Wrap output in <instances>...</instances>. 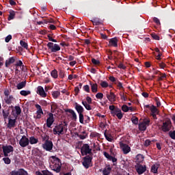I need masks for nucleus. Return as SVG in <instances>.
Returning a JSON list of instances; mask_svg holds the SVG:
<instances>
[{
    "mask_svg": "<svg viewBox=\"0 0 175 175\" xmlns=\"http://www.w3.org/2000/svg\"><path fill=\"white\" fill-rule=\"evenodd\" d=\"M52 159L53 160L52 161V164L50 165V168L51 170H53V172H55V173H59L62 166L61 159H59L58 157H56L55 156H52Z\"/></svg>",
    "mask_w": 175,
    "mask_h": 175,
    "instance_id": "1",
    "label": "nucleus"
},
{
    "mask_svg": "<svg viewBox=\"0 0 175 175\" xmlns=\"http://www.w3.org/2000/svg\"><path fill=\"white\" fill-rule=\"evenodd\" d=\"M68 132V123L64 121L63 124H59L55 126L53 129V135H64L65 133Z\"/></svg>",
    "mask_w": 175,
    "mask_h": 175,
    "instance_id": "2",
    "label": "nucleus"
},
{
    "mask_svg": "<svg viewBox=\"0 0 175 175\" xmlns=\"http://www.w3.org/2000/svg\"><path fill=\"white\" fill-rule=\"evenodd\" d=\"M74 107L79 114V122L84 124V115H83L84 113V107L77 103H75Z\"/></svg>",
    "mask_w": 175,
    "mask_h": 175,
    "instance_id": "3",
    "label": "nucleus"
},
{
    "mask_svg": "<svg viewBox=\"0 0 175 175\" xmlns=\"http://www.w3.org/2000/svg\"><path fill=\"white\" fill-rule=\"evenodd\" d=\"M81 154L83 157L87 155H94L92 153V148L90 147L88 144H84L81 148Z\"/></svg>",
    "mask_w": 175,
    "mask_h": 175,
    "instance_id": "4",
    "label": "nucleus"
},
{
    "mask_svg": "<svg viewBox=\"0 0 175 175\" xmlns=\"http://www.w3.org/2000/svg\"><path fill=\"white\" fill-rule=\"evenodd\" d=\"M92 155H87L83 158L82 165L84 166L85 169H89L90 166H91V163H92Z\"/></svg>",
    "mask_w": 175,
    "mask_h": 175,
    "instance_id": "5",
    "label": "nucleus"
},
{
    "mask_svg": "<svg viewBox=\"0 0 175 175\" xmlns=\"http://www.w3.org/2000/svg\"><path fill=\"white\" fill-rule=\"evenodd\" d=\"M170 129H172V120L167 119L163 122L161 130L163 132H170Z\"/></svg>",
    "mask_w": 175,
    "mask_h": 175,
    "instance_id": "6",
    "label": "nucleus"
},
{
    "mask_svg": "<svg viewBox=\"0 0 175 175\" xmlns=\"http://www.w3.org/2000/svg\"><path fill=\"white\" fill-rule=\"evenodd\" d=\"M46 46L49 50H51L52 53H57V51H59V50H61V46H59L57 44L48 42Z\"/></svg>",
    "mask_w": 175,
    "mask_h": 175,
    "instance_id": "7",
    "label": "nucleus"
},
{
    "mask_svg": "<svg viewBox=\"0 0 175 175\" xmlns=\"http://www.w3.org/2000/svg\"><path fill=\"white\" fill-rule=\"evenodd\" d=\"M2 150L4 154V157H8V154H10V152H13L14 151V148H13V146L10 145L3 146Z\"/></svg>",
    "mask_w": 175,
    "mask_h": 175,
    "instance_id": "8",
    "label": "nucleus"
},
{
    "mask_svg": "<svg viewBox=\"0 0 175 175\" xmlns=\"http://www.w3.org/2000/svg\"><path fill=\"white\" fill-rule=\"evenodd\" d=\"M42 148L46 151H51L53 150V142L46 139L44 144H42Z\"/></svg>",
    "mask_w": 175,
    "mask_h": 175,
    "instance_id": "9",
    "label": "nucleus"
},
{
    "mask_svg": "<svg viewBox=\"0 0 175 175\" xmlns=\"http://www.w3.org/2000/svg\"><path fill=\"white\" fill-rule=\"evenodd\" d=\"M29 144V139L25 136H22L21 139L19 141V145L21 147H27Z\"/></svg>",
    "mask_w": 175,
    "mask_h": 175,
    "instance_id": "10",
    "label": "nucleus"
},
{
    "mask_svg": "<svg viewBox=\"0 0 175 175\" xmlns=\"http://www.w3.org/2000/svg\"><path fill=\"white\" fill-rule=\"evenodd\" d=\"M11 175H28V172L25 170L21 168L18 170H13L10 172Z\"/></svg>",
    "mask_w": 175,
    "mask_h": 175,
    "instance_id": "11",
    "label": "nucleus"
},
{
    "mask_svg": "<svg viewBox=\"0 0 175 175\" xmlns=\"http://www.w3.org/2000/svg\"><path fill=\"white\" fill-rule=\"evenodd\" d=\"M135 169L138 174H143V173H144L146 170H147V167L146 165L143 166L140 164H137L135 165Z\"/></svg>",
    "mask_w": 175,
    "mask_h": 175,
    "instance_id": "12",
    "label": "nucleus"
},
{
    "mask_svg": "<svg viewBox=\"0 0 175 175\" xmlns=\"http://www.w3.org/2000/svg\"><path fill=\"white\" fill-rule=\"evenodd\" d=\"M120 146L124 154H126L131 152V147H129V145L124 143H120Z\"/></svg>",
    "mask_w": 175,
    "mask_h": 175,
    "instance_id": "13",
    "label": "nucleus"
},
{
    "mask_svg": "<svg viewBox=\"0 0 175 175\" xmlns=\"http://www.w3.org/2000/svg\"><path fill=\"white\" fill-rule=\"evenodd\" d=\"M103 155L108 159V161H111L113 162V165H117V158L113 157V156L110 155V154L107 153V152H103Z\"/></svg>",
    "mask_w": 175,
    "mask_h": 175,
    "instance_id": "14",
    "label": "nucleus"
},
{
    "mask_svg": "<svg viewBox=\"0 0 175 175\" xmlns=\"http://www.w3.org/2000/svg\"><path fill=\"white\" fill-rule=\"evenodd\" d=\"M54 124V115L51 113H49V117L46 119L47 128H51V125Z\"/></svg>",
    "mask_w": 175,
    "mask_h": 175,
    "instance_id": "15",
    "label": "nucleus"
},
{
    "mask_svg": "<svg viewBox=\"0 0 175 175\" xmlns=\"http://www.w3.org/2000/svg\"><path fill=\"white\" fill-rule=\"evenodd\" d=\"M106 97L109 102H116L117 96H116L113 92H110L106 94Z\"/></svg>",
    "mask_w": 175,
    "mask_h": 175,
    "instance_id": "16",
    "label": "nucleus"
},
{
    "mask_svg": "<svg viewBox=\"0 0 175 175\" xmlns=\"http://www.w3.org/2000/svg\"><path fill=\"white\" fill-rule=\"evenodd\" d=\"M37 94H38V95H40L42 98H46V96H47V94L42 86H38L37 88Z\"/></svg>",
    "mask_w": 175,
    "mask_h": 175,
    "instance_id": "17",
    "label": "nucleus"
},
{
    "mask_svg": "<svg viewBox=\"0 0 175 175\" xmlns=\"http://www.w3.org/2000/svg\"><path fill=\"white\" fill-rule=\"evenodd\" d=\"M65 113H70V114L72 115V118L74 121H76L77 120V115L76 114V112L72 109H64Z\"/></svg>",
    "mask_w": 175,
    "mask_h": 175,
    "instance_id": "18",
    "label": "nucleus"
},
{
    "mask_svg": "<svg viewBox=\"0 0 175 175\" xmlns=\"http://www.w3.org/2000/svg\"><path fill=\"white\" fill-rule=\"evenodd\" d=\"M14 62H16V57H10L8 59L5 61V68H9L12 65V64H14Z\"/></svg>",
    "mask_w": 175,
    "mask_h": 175,
    "instance_id": "19",
    "label": "nucleus"
},
{
    "mask_svg": "<svg viewBox=\"0 0 175 175\" xmlns=\"http://www.w3.org/2000/svg\"><path fill=\"white\" fill-rule=\"evenodd\" d=\"M7 126L8 129H12V128H14V126H16V119L9 118Z\"/></svg>",
    "mask_w": 175,
    "mask_h": 175,
    "instance_id": "20",
    "label": "nucleus"
},
{
    "mask_svg": "<svg viewBox=\"0 0 175 175\" xmlns=\"http://www.w3.org/2000/svg\"><path fill=\"white\" fill-rule=\"evenodd\" d=\"M161 165L158 163L153 164L151 167L150 172L154 174H158V169H159Z\"/></svg>",
    "mask_w": 175,
    "mask_h": 175,
    "instance_id": "21",
    "label": "nucleus"
},
{
    "mask_svg": "<svg viewBox=\"0 0 175 175\" xmlns=\"http://www.w3.org/2000/svg\"><path fill=\"white\" fill-rule=\"evenodd\" d=\"M109 44L113 47H117L118 46V40L117 39V38L110 39Z\"/></svg>",
    "mask_w": 175,
    "mask_h": 175,
    "instance_id": "22",
    "label": "nucleus"
},
{
    "mask_svg": "<svg viewBox=\"0 0 175 175\" xmlns=\"http://www.w3.org/2000/svg\"><path fill=\"white\" fill-rule=\"evenodd\" d=\"M111 167H110V165H107V167L104 168L103 170V175H110V173H111Z\"/></svg>",
    "mask_w": 175,
    "mask_h": 175,
    "instance_id": "23",
    "label": "nucleus"
},
{
    "mask_svg": "<svg viewBox=\"0 0 175 175\" xmlns=\"http://www.w3.org/2000/svg\"><path fill=\"white\" fill-rule=\"evenodd\" d=\"M36 175H53V173L50 172L49 170H42V172L40 171L36 172Z\"/></svg>",
    "mask_w": 175,
    "mask_h": 175,
    "instance_id": "24",
    "label": "nucleus"
},
{
    "mask_svg": "<svg viewBox=\"0 0 175 175\" xmlns=\"http://www.w3.org/2000/svg\"><path fill=\"white\" fill-rule=\"evenodd\" d=\"M13 99H14V97L12 95L5 96L4 98V100L7 105H12V102Z\"/></svg>",
    "mask_w": 175,
    "mask_h": 175,
    "instance_id": "25",
    "label": "nucleus"
},
{
    "mask_svg": "<svg viewBox=\"0 0 175 175\" xmlns=\"http://www.w3.org/2000/svg\"><path fill=\"white\" fill-rule=\"evenodd\" d=\"M107 130H105V131L104 133V136H105L106 140H107V142H113V140H114V139L111 136V134H107Z\"/></svg>",
    "mask_w": 175,
    "mask_h": 175,
    "instance_id": "26",
    "label": "nucleus"
},
{
    "mask_svg": "<svg viewBox=\"0 0 175 175\" xmlns=\"http://www.w3.org/2000/svg\"><path fill=\"white\" fill-rule=\"evenodd\" d=\"M25 85H27V81H24L18 83L16 88L17 90H23V88H25Z\"/></svg>",
    "mask_w": 175,
    "mask_h": 175,
    "instance_id": "27",
    "label": "nucleus"
},
{
    "mask_svg": "<svg viewBox=\"0 0 175 175\" xmlns=\"http://www.w3.org/2000/svg\"><path fill=\"white\" fill-rule=\"evenodd\" d=\"M38 142H39V139L38 138H35V137H29V143H30V144H36Z\"/></svg>",
    "mask_w": 175,
    "mask_h": 175,
    "instance_id": "28",
    "label": "nucleus"
},
{
    "mask_svg": "<svg viewBox=\"0 0 175 175\" xmlns=\"http://www.w3.org/2000/svg\"><path fill=\"white\" fill-rule=\"evenodd\" d=\"M35 107L37 109L36 114H43V109L39 104H36Z\"/></svg>",
    "mask_w": 175,
    "mask_h": 175,
    "instance_id": "29",
    "label": "nucleus"
},
{
    "mask_svg": "<svg viewBox=\"0 0 175 175\" xmlns=\"http://www.w3.org/2000/svg\"><path fill=\"white\" fill-rule=\"evenodd\" d=\"M150 111L152 114H159V111L154 105H152L150 107Z\"/></svg>",
    "mask_w": 175,
    "mask_h": 175,
    "instance_id": "30",
    "label": "nucleus"
},
{
    "mask_svg": "<svg viewBox=\"0 0 175 175\" xmlns=\"http://www.w3.org/2000/svg\"><path fill=\"white\" fill-rule=\"evenodd\" d=\"M91 90H92V92L94 93L98 92V84L91 83Z\"/></svg>",
    "mask_w": 175,
    "mask_h": 175,
    "instance_id": "31",
    "label": "nucleus"
},
{
    "mask_svg": "<svg viewBox=\"0 0 175 175\" xmlns=\"http://www.w3.org/2000/svg\"><path fill=\"white\" fill-rule=\"evenodd\" d=\"M147 129V126L144 124L142 122L139 124V130L141 131H144Z\"/></svg>",
    "mask_w": 175,
    "mask_h": 175,
    "instance_id": "32",
    "label": "nucleus"
},
{
    "mask_svg": "<svg viewBox=\"0 0 175 175\" xmlns=\"http://www.w3.org/2000/svg\"><path fill=\"white\" fill-rule=\"evenodd\" d=\"M16 16V12L13 10L10 11V15L8 16V21H10V20H13Z\"/></svg>",
    "mask_w": 175,
    "mask_h": 175,
    "instance_id": "33",
    "label": "nucleus"
},
{
    "mask_svg": "<svg viewBox=\"0 0 175 175\" xmlns=\"http://www.w3.org/2000/svg\"><path fill=\"white\" fill-rule=\"evenodd\" d=\"M59 95H61V92L58 91L52 92V96L54 99H57L59 97Z\"/></svg>",
    "mask_w": 175,
    "mask_h": 175,
    "instance_id": "34",
    "label": "nucleus"
},
{
    "mask_svg": "<svg viewBox=\"0 0 175 175\" xmlns=\"http://www.w3.org/2000/svg\"><path fill=\"white\" fill-rule=\"evenodd\" d=\"M51 75L53 79H58V71H57L55 69L52 70Z\"/></svg>",
    "mask_w": 175,
    "mask_h": 175,
    "instance_id": "35",
    "label": "nucleus"
},
{
    "mask_svg": "<svg viewBox=\"0 0 175 175\" xmlns=\"http://www.w3.org/2000/svg\"><path fill=\"white\" fill-rule=\"evenodd\" d=\"M82 105L84 106L86 110H92L91 105H90V104H88L87 101H82Z\"/></svg>",
    "mask_w": 175,
    "mask_h": 175,
    "instance_id": "36",
    "label": "nucleus"
},
{
    "mask_svg": "<svg viewBox=\"0 0 175 175\" xmlns=\"http://www.w3.org/2000/svg\"><path fill=\"white\" fill-rule=\"evenodd\" d=\"M20 94L22 96H27V95H31V91L22 90L20 92Z\"/></svg>",
    "mask_w": 175,
    "mask_h": 175,
    "instance_id": "37",
    "label": "nucleus"
},
{
    "mask_svg": "<svg viewBox=\"0 0 175 175\" xmlns=\"http://www.w3.org/2000/svg\"><path fill=\"white\" fill-rule=\"evenodd\" d=\"M92 23H93L94 25H100L102 24L98 18H93Z\"/></svg>",
    "mask_w": 175,
    "mask_h": 175,
    "instance_id": "38",
    "label": "nucleus"
},
{
    "mask_svg": "<svg viewBox=\"0 0 175 175\" xmlns=\"http://www.w3.org/2000/svg\"><path fill=\"white\" fill-rule=\"evenodd\" d=\"M131 122L133 124H134V125H137V124H139V118L136 116H134L131 118Z\"/></svg>",
    "mask_w": 175,
    "mask_h": 175,
    "instance_id": "39",
    "label": "nucleus"
},
{
    "mask_svg": "<svg viewBox=\"0 0 175 175\" xmlns=\"http://www.w3.org/2000/svg\"><path fill=\"white\" fill-rule=\"evenodd\" d=\"M14 109L16 116H20L21 114V108L20 106H15Z\"/></svg>",
    "mask_w": 175,
    "mask_h": 175,
    "instance_id": "40",
    "label": "nucleus"
},
{
    "mask_svg": "<svg viewBox=\"0 0 175 175\" xmlns=\"http://www.w3.org/2000/svg\"><path fill=\"white\" fill-rule=\"evenodd\" d=\"M121 109L119 108H116V109H114L113 111H112L111 112V114L113 117H116V116H117V113H118L120 112Z\"/></svg>",
    "mask_w": 175,
    "mask_h": 175,
    "instance_id": "41",
    "label": "nucleus"
},
{
    "mask_svg": "<svg viewBox=\"0 0 175 175\" xmlns=\"http://www.w3.org/2000/svg\"><path fill=\"white\" fill-rule=\"evenodd\" d=\"M20 44L21 46H22V47H23L24 49H26V50H28V44L27 42H25L23 40H21Z\"/></svg>",
    "mask_w": 175,
    "mask_h": 175,
    "instance_id": "42",
    "label": "nucleus"
},
{
    "mask_svg": "<svg viewBox=\"0 0 175 175\" xmlns=\"http://www.w3.org/2000/svg\"><path fill=\"white\" fill-rule=\"evenodd\" d=\"M92 62L93 65H97V66L100 65V61H99L95 58L92 59Z\"/></svg>",
    "mask_w": 175,
    "mask_h": 175,
    "instance_id": "43",
    "label": "nucleus"
},
{
    "mask_svg": "<svg viewBox=\"0 0 175 175\" xmlns=\"http://www.w3.org/2000/svg\"><path fill=\"white\" fill-rule=\"evenodd\" d=\"M100 85L103 88H107L109 83L106 81H101Z\"/></svg>",
    "mask_w": 175,
    "mask_h": 175,
    "instance_id": "44",
    "label": "nucleus"
},
{
    "mask_svg": "<svg viewBox=\"0 0 175 175\" xmlns=\"http://www.w3.org/2000/svg\"><path fill=\"white\" fill-rule=\"evenodd\" d=\"M3 117L6 120L9 117V111H5V109H3Z\"/></svg>",
    "mask_w": 175,
    "mask_h": 175,
    "instance_id": "45",
    "label": "nucleus"
},
{
    "mask_svg": "<svg viewBox=\"0 0 175 175\" xmlns=\"http://www.w3.org/2000/svg\"><path fill=\"white\" fill-rule=\"evenodd\" d=\"M122 110L124 113H128V111H129V107H128L126 105H124L122 106Z\"/></svg>",
    "mask_w": 175,
    "mask_h": 175,
    "instance_id": "46",
    "label": "nucleus"
},
{
    "mask_svg": "<svg viewBox=\"0 0 175 175\" xmlns=\"http://www.w3.org/2000/svg\"><path fill=\"white\" fill-rule=\"evenodd\" d=\"M3 161H4L5 165H10V163L12 162V161L10 160V159H9V157L3 158Z\"/></svg>",
    "mask_w": 175,
    "mask_h": 175,
    "instance_id": "47",
    "label": "nucleus"
},
{
    "mask_svg": "<svg viewBox=\"0 0 175 175\" xmlns=\"http://www.w3.org/2000/svg\"><path fill=\"white\" fill-rule=\"evenodd\" d=\"M115 84L117 85L119 90H122V88H124V86H122V83H121L120 81H116Z\"/></svg>",
    "mask_w": 175,
    "mask_h": 175,
    "instance_id": "48",
    "label": "nucleus"
},
{
    "mask_svg": "<svg viewBox=\"0 0 175 175\" xmlns=\"http://www.w3.org/2000/svg\"><path fill=\"white\" fill-rule=\"evenodd\" d=\"M150 122H151V121L150 120V119L147 118L144 119L142 122V123L144 124V125L146 126H148L150 125Z\"/></svg>",
    "mask_w": 175,
    "mask_h": 175,
    "instance_id": "49",
    "label": "nucleus"
},
{
    "mask_svg": "<svg viewBox=\"0 0 175 175\" xmlns=\"http://www.w3.org/2000/svg\"><path fill=\"white\" fill-rule=\"evenodd\" d=\"M159 75H160V77H159V79H158L159 81H162L163 80V79H165V77H166L165 73L162 74V72H160Z\"/></svg>",
    "mask_w": 175,
    "mask_h": 175,
    "instance_id": "50",
    "label": "nucleus"
},
{
    "mask_svg": "<svg viewBox=\"0 0 175 175\" xmlns=\"http://www.w3.org/2000/svg\"><path fill=\"white\" fill-rule=\"evenodd\" d=\"M116 117H118V120H122V117H124V115L122 114V111H121V109L116 114Z\"/></svg>",
    "mask_w": 175,
    "mask_h": 175,
    "instance_id": "51",
    "label": "nucleus"
},
{
    "mask_svg": "<svg viewBox=\"0 0 175 175\" xmlns=\"http://www.w3.org/2000/svg\"><path fill=\"white\" fill-rule=\"evenodd\" d=\"M169 136L173 140H175V131H170L169 132Z\"/></svg>",
    "mask_w": 175,
    "mask_h": 175,
    "instance_id": "52",
    "label": "nucleus"
},
{
    "mask_svg": "<svg viewBox=\"0 0 175 175\" xmlns=\"http://www.w3.org/2000/svg\"><path fill=\"white\" fill-rule=\"evenodd\" d=\"M59 76L60 79H64V77H65V72L62 70H59Z\"/></svg>",
    "mask_w": 175,
    "mask_h": 175,
    "instance_id": "53",
    "label": "nucleus"
},
{
    "mask_svg": "<svg viewBox=\"0 0 175 175\" xmlns=\"http://www.w3.org/2000/svg\"><path fill=\"white\" fill-rule=\"evenodd\" d=\"M151 36L154 40H159V36L157 35V33H152Z\"/></svg>",
    "mask_w": 175,
    "mask_h": 175,
    "instance_id": "54",
    "label": "nucleus"
},
{
    "mask_svg": "<svg viewBox=\"0 0 175 175\" xmlns=\"http://www.w3.org/2000/svg\"><path fill=\"white\" fill-rule=\"evenodd\" d=\"M153 21H154V23H155V24H157V25H161V21L157 17L153 18Z\"/></svg>",
    "mask_w": 175,
    "mask_h": 175,
    "instance_id": "55",
    "label": "nucleus"
},
{
    "mask_svg": "<svg viewBox=\"0 0 175 175\" xmlns=\"http://www.w3.org/2000/svg\"><path fill=\"white\" fill-rule=\"evenodd\" d=\"M158 64L161 69H165V68H166V64H165L163 62H158Z\"/></svg>",
    "mask_w": 175,
    "mask_h": 175,
    "instance_id": "56",
    "label": "nucleus"
},
{
    "mask_svg": "<svg viewBox=\"0 0 175 175\" xmlns=\"http://www.w3.org/2000/svg\"><path fill=\"white\" fill-rule=\"evenodd\" d=\"M48 39L50 42H53L54 43H57V40L53 39V37H51V34H48Z\"/></svg>",
    "mask_w": 175,
    "mask_h": 175,
    "instance_id": "57",
    "label": "nucleus"
},
{
    "mask_svg": "<svg viewBox=\"0 0 175 175\" xmlns=\"http://www.w3.org/2000/svg\"><path fill=\"white\" fill-rule=\"evenodd\" d=\"M96 98L97 99H103V93H100V92L97 93V94H96Z\"/></svg>",
    "mask_w": 175,
    "mask_h": 175,
    "instance_id": "58",
    "label": "nucleus"
},
{
    "mask_svg": "<svg viewBox=\"0 0 175 175\" xmlns=\"http://www.w3.org/2000/svg\"><path fill=\"white\" fill-rule=\"evenodd\" d=\"M12 40V35H8L7 37L5 38V42L6 43H9Z\"/></svg>",
    "mask_w": 175,
    "mask_h": 175,
    "instance_id": "59",
    "label": "nucleus"
},
{
    "mask_svg": "<svg viewBox=\"0 0 175 175\" xmlns=\"http://www.w3.org/2000/svg\"><path fill=\"white\" fill-rule=\"evenodd\" d=\"M40 105H41V106H47V101H46V100H41L39 102Z\"/></svg>",
    "mask_w": 175,
    "mask_h": 175,
    "instance_id": "60",
    "label": "nucleus"
},
{
    "mask_svg": "<svg viewBox=\"0 0 175 175\" xmlns=\"http://www.w3.org/2000/svg\"><path fill=\"white\" fill-rule=\"evenodd\" d=\"M109 80L112 83H114V84H116L117 83V81H118V80H117V79H116V77H114L113 76L112 77H109Z\"/></svg>",
    "mask_w": 175,
    "mask_h": 175,
    "instance_id": "61",
    "label": "nucleus"
},
{
    "mask_svg": "<svg viewBox=\"0 0 175 175\" xmlns=\"http://www.w3.org/2000/svg\"><path fill=\"white\" fill-rule=\"evenodd\" d=\"M51 109H58V105L56 103L52 102L51 105Z\"/></svg>",
    "mask_w": 175,
    "mask_h": 175,
    "instance_id": "62",
    "label": "nucleus"
},
{
    "mask_svg": "<svg viewBox=\"0 0 175 175\" xmlns=\"http://www.w3.org/2000/svg\"><path fill=\"white\" fill-rule=\"evenodd\" d=\"M151 144V141L150 139H146L144 142L145 147H148Z\"/></svg>",
    "mask_w": 175,
    "mask_h": 175,
    "instance_id": "63",
    "label": "nucleus"
},
{
    "mask_svg": "<svg viewBox=\"0 0 175 175\" xmlns=\"http://www.w3.org/2000/svg\"><path fill=\"white\" fill-rule=\"evenodd\" d=\"M83 90L85 92H90V85H86L83 86Z\"/></svg>",
    "mask_w": 175,
    "mask_h": 175,
    "instance_id": "64",
    "label": "nucleus"
}]
</instances>
